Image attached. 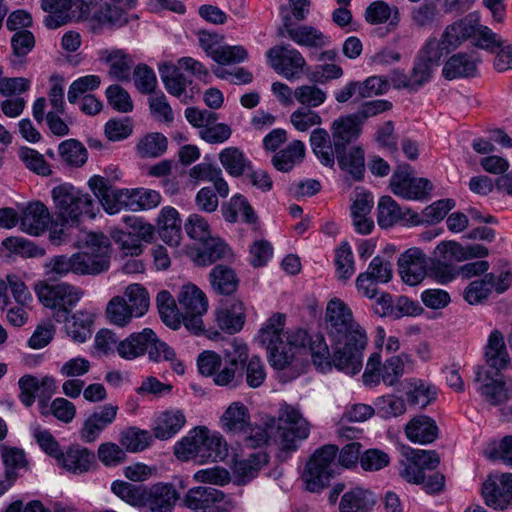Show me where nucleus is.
Returning a JSON list of instances; mask_svg holds the SVG:
<instances>
[{
  "label": "nucleus",
  "mask_w": 512,
  "mask_h": 512,
  "mask_svg": "<svg viewBox=\"0 0 512 512\" xmlns=\"http://www.w3.org/2000/svg\"><path fill=\"white\" fill-rule=\"evenodd\" d=\"M160 75L167 92L178 98L184 95L181 101L187 103L186 88L191 81L186 79L178 66L165 65L160 68Z\"/></svg>",
  "instance_id": "42"
},
{
  "label": "nucleus",
  "mask_w": 512,
  "mask_h": 512,
  "mask_svg": "<svg viewBox=\"0 0 512 512\" xmlns=\"http://www.w3.org/2000/svg\"><path fill=\"white\" fill-rule=\"evenodd\" d=\"M365 18L370 24H382L390 19L389 26L396 27L400 21L399 10L383 1L373 2L365 12Z\"/></svg>",
  "instance_id": "49"
},
{
  "label": "nucleus",
  "mask_w": 512,
  "mask_h": 512,
  "mask_svg": "<svg viewBox=\"0 0 512 512\" xmlns=\"http://www.w3.org/2000/svg\"><path fill=\"white\" fill-rule=\"evenodd\" d=\"M286 317L272 315L258 334L259 342L266 347L272 367L283 370L297 355H311L313 363L319 367L332 364L331 354L322 334L310 336L307 331L297 328L283 333Z\"/></svg>",
  "instance_id": "1"
},
{
  "label": "nucleus",
  "mask_w": 512,
  "mask_h": 512,
  "mask_svg": "<svg viewBox=\"0 0 512 512\" xmlns=\"http://www.w3.org/2000/svg\"><path fill=\"white\" fill-rule=\"evenodd\" d=\"M294 98L304 108L311 109L322 105L326 98V92L316 85H302L294 90Z\"/></svg>",
  "instance_id": "60"
},
{
  "label": "nucleus",
  "mask_w": 512,
  "mask_h": 512,
  "mask_svg": "<svg viewBox=\"0 0 512 512\" xmlns=\"http://www.w3.org/2000/svg\"><path fill=\"white\" fill-rule=\"evenodd\" d=\"M338 453L336 445H324L317 449L305 465L302 479L310 492H320L334 475L335 459Z\"/></svg>",
  "instance_id": "6"
},
{
  "label": "nucleus",
  "mask_w": 512,
  "mask_h": 512,
  "mask_svg": "<svg viewBox=\"0 0 512 512\" xmlns=\"http://www.w3.org/2000/svg\"><path fill=\"white\" fill-rule=\"evenodd\" d=\"M279 35L288 36L298 45L309 48L320 49L328 43V37L318 29L307 25L293 27L289 18L285 19L283 26L279 29Z\"/></svg>",
  "instance_id": "24"
},
{
  "label": "nucleus",
  "mask_w": 512,
  "mask_h": 512,
  "mask_svg": "<svg viewBox=\"0 0 512 512\" xmlns=\"http://www.w3.org/2000/svg\"><path fill=\"white\" fill-rule=\"evenodd\" d=\"M377 414L382 418L389 419L403 415L406 411L405 401L395 395L378 397L375 401Z\"/></svg>",
  "instance_id": "63"
},
{
  "label": "nucleus",
  "mask_w": 512,
  "mask_h": 512,
  "mask_svg": "<svg viewBox=\"0 0 512 512\" xmlns=\"http://www.w3.org/2000/svg\"><path fill=\"white\" fill-rule=\"evenodd\" d=\"M106 317L110 323L119 327H125L131 322L133 317H136V314L128 306L125 297L114 296L107 304Z\"/></svg>",
  "instance_id": "52"
},
{
  "label": "nucleus",
  "mask_w": 512,
  "mask_h": 512,
  "mask_svg": "<svg viewBox=\"0 0 512 512\" xmlns=\"http://www.w3.org/2000/svg\"><path fill=\"white\" fill-rule=\"evenodd\" d=\"M485 359L487 364L493 368L494 371H500L508 365L509 355L506 350L504 336L498 330L492 331L489 335L485 347Z\"/></svg>",
  "instance_id": "36"
},
{
  "label": "nucleus",
  "mask_w": 512,
  "mask_h": 512,
  "mask_svg": "<svg viewBox=\"0 0 512 512\" xmlns=\"http://www.w3.org/2000/svg\"><path fill=\"white\" fill-rule=\"evenodd\" d=\"M248 361L247 345L234 340L229 348L225 349L224 366L215 375V383L221 386L230 384L237 373L239 376L243 375L244 367Z\"/></svg>",
  "instance_id": "16"
},
{
  "label": "nucleus",
  "mask_w": 512,
  "mask_h": 512,
  "mask_svg": "<svg viewBox=\"0 0 512 512\" xmlns=\"http://www.w3.org/2000/svg\"><path fill=\"white\" fill-rule=\"evenodd\" d=\"M375 501L372 494L362 488H355L342 496L340 512H369Z\"/></svg>",
  "instance_id": "48"
},
{
  "label": "nucleus",
  "mask_w": 512,
  "mask_h": 512,
  "mask_svg": "<svg viewBox=\"0 0 512 512\" xmlns=\"http://www.w3.org/2000/svg\"><path fill=\"white\" fill-rule=\"evenodd\" d=\"M148 431L130 427L124 430L120 436V444L129 452H139L146 449L151 442Z\"/></svg>",
  "instance_id": "58"
},
{
  "label": "nucleus",
  "mask_w": 512,
  "mask_h": 512,
  "mask_svg": "<svg viewBox=\"0 0 512 512\" xmlns=\"http://www.w3.org/2000/svg\"><path fill=\"white\" fill-rule=\"evenodd\" d=\"M112 491L127 503L144 505L147 487L124 481H116L112 484Z\"/></svg>",
  "instance_id": "59"
},
{
  "label": "nucleus",
  "mask_w": 512,
  "mask_h": 512,
  "mask_svg": "<svg viewBox=\"0 0 512 512\" xmlns=\"http://www.w3.org/2000/svg\"><path fill=\"white\" fill-rule=\"evenodd\" d=\"M476 381L481 383L479 391L489 404L499 405L507 401L508 393L505 381L499 371H491L481 367L477 371Z\"/></svg>",
  "instance_id": "19"
},
{
  "label": "nucleus",
  "mask_w": 512,
  "mask_h": 512,
  "mask_svg": "<svg viewBox=\"0 0 512 512\" xmlns=\"http://www.w3.org/2000/svg\"><path fill=\"white\" fill-rule=\"evenodd\" d=\"M205 433H203L202 450H200V459L218 461L223 460L228 456V445L223 436L210 430L204 426Z\"/></svg>",
  "instance_id": "44"
},
{
  "label": "nucleus",
  "mask_w": 512,
  "mask_h": 512,
  "mask_svg": "<svg viewBox=\"0 0 512 512\" xmlns=\"http://www.w3.org/2000/svg\"><path fill=\"white\" fill-rule=\"evenodd\" d=\"M92 30L96 31L103 26L111 28L122 27L128 22V18L122 9L115 5L105 4L101 6L91 19Z\"/></svg>",
  "instance_id": "46"
},
{
  "label": "nucleus",
  "mask_w": 512,
  "mask_h": 512,
  "mask_svg": "<svg viewBox=\"0 0 512 512\" xmlns=\"http://www.w3.org/2000/svg\"><path fill=\"white\" fill-rule=\"evenodd\" d=\"M212 290L219 295L233 294L239 285L235 271L224 265H216L209 274Z\"/></svg>",
  "instance_id": "39"
},
{
  "label": "nucleus",
  "mask_w": 512,
  "mask_h": 512,
  "mask_svg": "<svg viewBox=\"0 0 512 512\" xmlns=\"http://www.w3.org/2000/svg\"><path fill=\"white\" fill-rule=\"evenodd\" d=\"M202 244L203 248L198 253L199 264L207 265L231 256L228 245L218 237L211 236Z\"/></svg>",
  "instance_id": "51"
},
{
  "label": "nucleus",
  "mask_w": 512,
  "mask_h": 512,
  "mask_svg": "<svg viewBox=\"0 0 512 512\" xmlns=\"http://www.w3.org/2000/svg\"><path fill=\"white\" fill-rule=\"evenodd\" d=\"M179 494L171 484L158 483L147 488L144 506L151 512H172Z\"/></svg>",
  "instance_id": "26"
},
{
  "label": "nucleus",
  "mask_w": 512,
  "mask_h": 512,
  "mask_svg": "<svg viewBox=\"0 0 512 512\" xmlns=\"http://www.w3.org/2000/svg\"><path fill=\"white\" fill-rule=\"evenodd\" d=\"M59 154L62 161L71 167L83 166L88 158L86 148L75 139L63 141L59 145Z\"/></svg>",
  "instance_id": "55"
},
{
  "label": "nucleus",
  "mask_w": 512,
  "mask_h": 512,
  "mask_svg": "<svg viewBox=\"0 0 512 512\" xmlns=\"http://www.w3.org/2000/svg\"><path fill=\"white\" fill-rule=\"evenodd\" d=\"M34 290L39 301L54 312L71 311L83 295L79 288L64 282L51 285L41 281L35 284Z\"/></svg>",
  "instance_id": "9"
},
{
  "label": "nucleus",
  "mask_w": 512,
  "mask_h": 512,
  "mask_svg": "<svg viewBox=\"0 0 512 512\" xmlns=\"http://www.w3.org/2000/svg\"><path fill=\"white\" fill-rule=\"evenodd\" d=\"M268 461V455L262 451L252 453L248 458L236 461L234 464V474L238 479V482L245 484L250 481L268 463Z\"/></svg>",
  "instance_id": "41"
},
{
  "label": "nucleus",
  "mask_w": 512,
  "mask_h": 512,
  "mask_svg": "<svg viewBox=\"0 0 512 512\" xmlns=\"http://www.w3.org/2000/svg\"><path fill=\"white\" fill-rule=\"evenodd\" d=\"M44 11L49 12L45 24L50 29L65 25L71 20H80L89 14V5L82 0H42Z\"/></svg>",
  "instance_id": "11"
},
{
  "label": "nucleus",
  "mask_w": 512,
  "mask_h": 512,
  "mask_svg": "<svg viewBox=\"0 0 512 512\" xmlns=\"http://www.w3.org/2000/svg\"><path fill=\"white\" fill-rule=\"evenodd\" d=\"M158 225L161 239L171 246L178 245L181 228L178 211L173 207H164L160 212Z\"/></svg>",
  "instance_id": "37"
},
{
  "label": "nucleus",
  "mask_w": 512,
  "mask_h": 512,
  "mask_svg": "<svg viewBox=\"0 0 512 512\" xmlns=\"http://www.w3.org/2000/svg\"><path fill=\"white\" fill-rule=\"evenodd\" d=\"M278 437L283 449L295 450L297 442L306 439L310 433V425L295 407L284 404L281 406L277 420Z\"/></svg>",
  "instance_id": "8"
},
{
  "label": "nucleus",
  "mask_w": 512,
  "mask_h": 512,
  "mask_svg": "<svg viewBox=\"0 0 512 512\" xmlns=\"http://www.w3.org/2000/svg\"><path fill=\"white\" fill-rule=\"evenodd\" d=\"M215 320L219 328L229 334L239 332L245 323V307L241 300L231 299L221 303L215 312Z\"/></svg>",
  "instance_id": "21"
},
{
  "label": "nucleus",
  "mask_w": 512,
  "mask_h": 512,
  "mask_svg": "<svg viewBox=\"0 0 512 512\" xmlns=\"http://www.w3.org/2000/svg\"><path fill=\"white\" fill-rule=\"evenodd\" d=\"M122 297H125L128 306L134 311L136 317L143 316L149 309L150 297L146 288L141 284L128 285Z\"/></svg>",
  "instance_id": "54"
},
{
  "label": "nucleus",
  "mask_w": 512,
  "mask_h": 512,
  "mask_svg": "<svg viewBox=\"0 0 512 512\" xmlns=\"http://www.w3.org/2000/svg\"><path fill=\"white\" fill-rule=\"evenodd\" d=\"M177 299L181 324L194 334L203 333L205 331L203 316L208 310L205 293L196 285L189 283L182 286Z\"/></svg>",
  "instance_id": "7"
},
{
  "label": "nucleus",
  "mask_w": 512,
  "mask_h": 512,
  "mask_svg": "<svg viewBox=\"0 0 512 512\" xmlns=\"http://www.w3.org/2000/svg\"><path fill=\"white\" fill-rule=\"evenodd\" d=\"M167 147L168 140L163 134L150 133L138 142L136 149L142 158H156L161 156Z\"/></svg>",
  "instance_id": "56"
},
{
  "label": "nucleus",
  "mask_w": 512,
  "mask_h": 512,
  "mask_svg": "<svg viewBox=\"0 0 512 512\" xmlns=\"http://www.w3.org/2000/svg\"><path fill=\"white\" fill-rule=\"evenodd\" d=\"M405 434L411 442L429 444L438 437V427L433 419L420 415L406 424Z\"/></svg>",
  "instance_id": "31"
},
{
  "label": "nucleus",
  "mask_w": 512,
  "mask_h": 512,
  "mask_svg": "<svg viewBox=\"0 0 512 512\" xmlns=\"http://www.w3.org/2000/svg\"><path fill=\"white\" fill-rule=\"evenodd\" d=\"M325 325L332 342V364L349 375L360 372L367 335L355 321L352 310L341 299H331L326 307Z\"/></svg>",
  "instance_id": "2"
},
{
  "label": "nucleus",
  "mask_w": 512,
  "mask_h": 512,
  "mask_svg": "<svg viewBox=\"0 0 512 512\" xmlns=\"http://www.w3.org/2000/svg\"><path fill=\"white\" fill-rule=\"evenodd\" d=\"M493 279V273H486L485 276L481 280L472 281L468 287L465 289L464 298L465 300L471 304H479L483 300L487 299L491 289V281Z\"/></svg>",
  "instance_id": "62"
},
{
  "label": "nucleus",
  "mask_w": 512,
  "mask_h": 512,
  "mask_svg": "<svg viewBox=\"0 0 512 512\" xmlns=\"http://www.w3.org/2000/svg\"><path fill=\"white\" fill-rule=\"evenodd\" d=\"M122 221L128 228L131 229L127 234L121 233V236L118 239L119 241L122 242V249L125 251L126 254H130L132 256L139 255L142 251L141 245L139 243H133L131 245H128L127 240H125L124 238H130L131 235H134L139 239L148 241L153 237L154 228L151 224L143 222L142 219L134 215L124 216L122 218Z\"/></svg>",
  "instance_id": "29"
},
{
  "label": "nucleus",
  "mask_w": 512,
  "mask_h": 512,
  "mask_svg": "<svg viewBox=\"0 0 512 512\" xmlns=\"http://www.w3.org/2000/svg\"><path fill=\"white\" fill-rule=\"evenodd\" d=\"M479 62L480 59L472 53H456L445 62L442 75L447 80L475 77Z\"/></svg>",
  "instance_id": "25"
},
{
  "label": "nucleus",
  "mask_w": 512,
  "mask_h": 512,
  "mask_svg": "<svg viewBox=\"0 0 512 512\" xmlns=\"http://www.w3.org/2000/svg\"><path fill=\"white\" fill-rule=\"evenodd\" d=\"M55 214L63 223H76L81 215L94 216L93 199L71 184L56 186L51 192Z\"/></svg>",
  "instance_id": "5"
},
{
  "label": "nucleus",
  "mask_w": 512,
  "mask_h": 512,
  "mask_svg": "<svg viewBox=\"0 0 512 512\" xmlns=\"http://www.w3.org/2000/svg\"><path fill=\"white\" fill-rule=\"evenodd\" d=\"M439 463V455L434 450L410 449L400 462L399 474L410 484H420L426 471L436 469Z\"/></svg>",
  "instance_id": "10"
},
{
  "label": "nucleus",
  "mask_w": 512,
  "mask_h": 512,
  "mask_svg": "<svg viewBox=\"0 0 512 512\" xmlns=\"http://www.w3.org/2000/svg\"><path fill=\"white\" fill-rule=\"evenodd\" d=\"M404 363L400 356H392L381 365V357L378 353H373L367 361L366 369L363 374L365 384L376 385L380 378L387 385H394L403 375Z\"/></svg>",
  "instance_id": "13"
},
{
  "label": "nucleus",
  "mask_w": 512,
  "mask_h": 512,
  "mask_svg": "<svg viewBox=\"0 0 512 512\" xmlns=\"http://www.w3.org/2000/svg\"><path fill=\"white\" fill-rule=\"evenodd\" d=\"M271 67L286 79H298L303 74L306 61L302 54L293 48L277 45L267 51Z\"/></svg>",
  "instance_id": "14"
},
{
  "label": "nucleus",
  "mask_w": 512,
  "mask_h": 512,
  "mask_svg": "<svg viewBox=\"0 0 512 512\" xmlns=\"http://www.w3.org/2000/svg\"><path fill=\"white\" fill-rule=\"evenodd\" d=\"M224 493L213 487H194L188 490L184 503L192 510H206L224 500Z\"/></svg>",
  "instance_id": "34"
},
{
  "label": "nucleus",
  "mask_w": 512,
  "mask_h": 512,
  "mask_svg": "<svg viewBox=\"0 0 512 512\" xmlns=\"http://www.w3.org/2000/svg\"><path fill=\"white\" fill-rule=\"evenodd\" d=\"M118 413V406L106 404L96 409L84 422L80 437L86 443L94 442L100 433L113 423Z\"/></svg>",
  "instance_id": "22"
},
{
  "label": "nucleus",
  "mask_w": 512,
  "mask_h": 512,
  "mask_svg": "<svg viewBox=\"0 0 512 512\" xmlns=\"http://www.w3.org/2000/svg\"><path fill=\"white\" fill-rule=\"evenodd\" d=\"M117 352L121 358L126 360H133L145 352L148 353L149 359L155 362L161 359L173 362L176 359L175 351L161 341L150 328L132 333L129 337L120 341Z\"/></svg>",
  "instance_id": "4"
},
{
  "label": "nucleus",
  "mask_w": 512,
  "mask_h": 512,
  "mask_svg": "<svg viewBox=\"0 0 512 512\" xmlns=\"http://www.w3.org/2000/svg\"><path fill=\"white\" fill-rule=\"evenodd\" d=\"M475 33L471 37L474 39V45L478 48L494 52L503 44L501 38L494 33L489 27L479 24L474 20Z\"/></svg>",
  "instance_id": "64"
},
{
  "label": "nucleus",
  "mask_w": 512,
  "mask_h": 512,
  "mask_svg": "<svg viewBox=\"0 0 512 512\" xmlns=\"http://www.w3.org/2000/svg\"><path fill=\"white\" fill-rule=\"evenodd\" d=\"M1 457L6 467L5 477L7 483L0 481V495L9 489L14 480L17 478L16 470L26 468L28 461L24 450L16 447L0 446Z\"/></svg>",
  "instance_id": "33"
},
{
  "label": "nucleus",
  "mask_w": 512,
  "mask_h": 512,
  "mask_svg": "<svg viewBox=\"0 0 512 512\" xmlns=\"http://www.w3.org/2000/svg\"><path fill=\"white\" fill-rule=\"evenodd\" d=\"M392 192L406 199L420 200L432 190V183L426 178L412 177V169L408 164L399 165L390 179Z\"/></svg>",
  "instance_id": "12"
},
{
  "label": "nucleus",
  "mask_w": 512,
  "mask_h": 512,
  "mask_svg": "<svg viewBox=\"0 0 512 512\" xmlns=\"http://www.w3.org/2000/svg\"><path fill=\"white\" fill-rule=\"evenodd\" d=\"M451 48L440 39L429 37L420 48L417 57L433 67H438L444 55L450 52Z\"/></svg>",
  "instance_id": "53"
},
{
  "label": "nucleus",
  "mask_w": 512,
  "mask_h": 512,
  "mask_svg": "<svg viewBox=\"0 0 512 512\" xmlns=\"http://www.w3.org/2000/svg\"><path fill=\"white\" fill-rule=\"evenodd\" d=\"M503 490V486L495 479L489 477L482 486V496L488 506L505 509L509 506V500Z\"/></svg>",
  "instance_id": "61"
},
{
  "label": "nucleus",
  "mask_w": 512,
  "mask_h": 512,
  "mask_svg": "<svg viewBox=\"0 0 512 512\" xmlns=\"http://www.w3.org/2000/svg\"><path fill=\"white\" fill-rule=\"evenodd\" d=\"M336 158L341 170L349 174L353 180L363 179L365 172L364 150L360 146L347 147L336 151Z\"/></svg>",
  "instance_id": "32"
},
{
  "label": "nucleus",
  "mask_w": 512,
  "mask_h": 512,
  "mask_svg": "<svg viewBox=\"0 0 512 512\" xmlns=\"http://www.w3.org/2000/svg\"><path fill=\"white\" fill-rule=\"evenodd\" d=\"M51 222L47 207L41 202L27 205L20 218V229L33 236L42 234Z\"/></svg>",
  "instance_id": "27"
},
{
  "label": "nucleus",
  "mask_w": 512,
  "mask_h": 512,
  "mask_svg": "<svg viewBox=\"0 0 512 512\" xmlns=\"http://www.w3.org/2000/svg\"><path fill=\"white\" fill-rule=\"evenodd\" d=\"M474 33V20L464 18L448 25L441 37L444 43H447L451 49H456L467 39L471 38Z\"/></svg>",
  "instance_id": "45"
},
{
  "label": "nucleus",
  "mask_w": 512,
  "mask_h": 512,
  "mask_svg": "<svg viewBox=\"0 0 512 512\" xmlns=\"http://www.w3.org/2000/svg\"><path fill=\"white\" fill-rule=\"evenodd\" d=\"M305 157V146L302 141L294 140L284 149L276 152L271 159L272 165L280 172H290Z\"/></svg>",
  "instance_id": "35"
},
{
  "label": "nucleus",
  "mask_w": 512,
  "mask_h": 512,
  "mask_svg": "<svg viewBox=\"0 0 512 512\" xmlns=\"http://www.w3.org/2000/svg\"><path fill=\"white\" fill-rule=\"evenodd\" d=\"M70 311L59 310L53 313L55 321L65 323L67 335L75 342L83 343L91 336L92 315L85 311H77L69 316Z\"/></svg>",
  "instance_id": "20"
},
{
  "label": "nucleus",
  "mask_w": 512,
  "mask_h": 512,
  "mask_svg": "<svg viewBox=\"0 0 512 512\" xmlns=\"http://www.w3.org/2000/svg\"><path fill=\"white\" fill-rule=\"evenodd\" d=\"M220 423L226 433L233 435L246 433L250 424L249 410L243 403L233 402L224 411Z\"/></svg>",
  "instance_id": "30"
},
{
  "label": "nucleus",
  "mask_w": 512,
  "mask_h": 512,
  "mask_svg": "<svg viewBox=\"0 0 512 512\" xmlns=\"http://www.w3.org/2000/svg\"><path fill=\"white\" fill-rule=\"evenodd\" d=\"M398 267L402 280L410 286H416L427 276L426 255L419 248H410L399 257Z\"/></svg>",
  "instance_id": "17"
},
{
  "label": "nucleus",
  "mask_w": 512,
  "mask_h": 512,
  "mask_svg": "<svg viewBox=\"0 0 512 512\" xmlns=\"http://www.w3.org/2000/svg\"><path fill=\"white\" fill-rule=\"evenodd\" d=\"M158 312L162 321L173 330H177L181 326V319L178 306L175 304L174 298L166 291H160L156 298Z\"/></svg>",
  "instance_id": "50"
},
{
  "label": "nucleus",
  "mask_w": 512,
  "mask_h": 512,
  "mask_svg": "<svg viewBox=\"0 0 512 512\" xmlns=\"http://www.w3.org/2000/svg\"><path fill=\"white\" fill-rule=\"evenodd\" d=\"M361 126L359 120L353 114L335 119L331 126L335 150H342V148L355 141L361 133Z\"/></svg>",
  "instance_id": "28"
},
{
  "label": "nucleus",
  "mask_w": 512,
  "mask_h": 512,
  "mask_svg": "<svg viewBox=\"0 0 512 512\" xmlns=\"http://www.w3.org/2000/svg\"><path fill=\"white\" fill-rule=\"evenodd\" d=\"M399 221H405L411 225H418L422 222L416 212H413L411 209L403 211L392 197L382 196L377 205L378 225L383 229H387Z\"/></svg>",
  "instance_id": "18"
},
{
  "label": "nucleus",
  "mask_w": 512,
  "mask_h": 512,
  "mask_svg": "<svg viewBox=\"0 0 512 512\" xmlns=\"http://www.w3.org/2000/svg\"><path fill=\"white\" fill-rule=\"evenodd\" d=\"M201 47L205 50L207 55L220 65H229L240 63L244 61L247 56V50L240 45L236 46H205L204 41L201 40Z\"/></svg>",
  "instance_id": "47"
},
{
  "label": "nucleus",
  "mask_w": 512,
  "mask_h": 512,
  "mask_svg": "<svg viewBox=\"0 0 512 512\" xmlns=\"http://www.w3.org/2000/svg\"><path fill=\"white\" fill-rule=\"evenodd\" d=\"M186 423L185 415L180 410L165 411L157 418L154 426V436L167 440L177 434Z\"/></svg>",
  "instance_id": "40"
},
{
  "label": "nucleus",
  "mask_w": 512,
  "mask_h": 512,
  "mask_svg": "<svg viewBox=\"0 0 512 512\" xmlns=\"http://www.w3.org/2000/svg\"><path fill=\"white\" fill-rule=\"evenodd\" d=\"M19 400L26 407H31L38 396L39 404L46 406L56 391V381L52 376L38 379L34 375L26 374L19 378Z\"/></svg>",
  "instance_id": "15"
},
{
  "label": "nucleus",
  "mask_w": 512,
  "mask_h": 512,
  "mask_svg": "<svg viewBox=\"0 0 512 512\" xmlns=\"http://www.w3.org/2000/svg\"><path fill=\"white\" fill-rule=\"evenodd\" d=\"M87 251L68 257H52L45 265V275L57 280L72 272L77 275H97L110 268V240L103 233H88L85 236Z\"/></svg>",
  "instance_id": "3"
},
{
  "label": "nucleus",
  "mask_w": 512,
  "mask_h": 512,
  "mask_svg": "<svg viewBox=\"0 0 512 512\" xmlns=\"http://www.w3.org/2000/svg\"><path fill=\"white\" fill-rule=\"evenodd\" d=\"M203 433H205L204 426H197L178 441L174 446V454L177 459L187 461L200 458V450L205 441Z\"/></svg>",
  "instance_id": "38"
},
{
  "label": "nucleus",
  "mask_w": 512,
  "mask_h": 512,
  "mask_svg": "<svg viewBox=\"0 0 512 512\" xmlns=\"http://www.w3.org/2000/svg\"><path fill=\"white\" fill-rule=\"evenodd\" d=\"M219 160L225 170L235 177L241 176L249 166V161L237 147H228L222 150Z\"/></svg>",
  "instance_id": "57"
},
{
  "label": "nucleus",
  "mask_w": 512,
  "mask_h": 512,
  "mask_svg": "<svg viewBox=\"0 0 512 512\" xmlns=\"http://www.w3.org/2000/svg\"><path fill=\"white\" fill-rule=\"evenodd\" d=\"M58 463L74 474L90 472L97 466L94 452L79 445L69 447L65 453L61 454Z\"/></svg>",
  "instance_id": "23"
},
{
  "label": "nucleus",
  "mask_w": 512,
  "mask_h": 512,
  "mask_svg": "<svg viewBox=\"0 0 512 512\" xmlns=\"http://www.w3.org/2000/svg\"><path fill=\"white\" fill-rule=\"evenodd\" d=\"M100 58L110 64L109 74L111 77L118 81H129L133 66V61L129 55L121 50L104 51Z\"/></svg>",
  "instance_id": "43"
}]
</instances>
